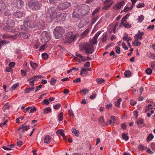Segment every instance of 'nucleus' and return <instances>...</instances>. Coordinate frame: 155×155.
Returning <instances> with one entry per match:
<instances>
[{
	"mask_svg": "<svg viewBox=\"0 0 155 155\" xmlns=\"http://www.w3.org/2000/svg\"><path fill=\"white\" fill-rule=\"evenodd\" d=\"M42 85L41 84L39 85L38 86L36 87V90H35V92H38L41 88Z\"/></svg>",
	"mask_w": 155,
	"mask_h": 155,
	"instance_id": "obj_53",
	"label": "nucleus"
},
{
	"mask_svg": "<svg viewBox=\"0 0 155 155\" xmlns=\"http://www.w3.org/2000/svg\"><path fill=\"white\" fill-rule=\"evenodd\" d=\"M9 42L5 40H0V48L3 45H5L8 43Z\"/></svg>",
	"mask_w": 155,
	"mask_h": 155,
	"instance_id": "obj_30",
	"label": "nucleus"
},
{
	"mask_svg": "<svg viewBox=\"0 0 155 155\" xmlns=\"http://www.w3.org/2000/svg\"><path fill=\"white\" fill-rule=\"evenodd\" d=\"M71 131L76 136L78 137L79 135V132L78 130L75 129L74 128H72Z\"/></svg>",
	"mask_w": 155,
	"mask_h": 155,
	"instance_id": "obj_21",
	"label": "nucleus"
},
{
	"mask_svg": "<svg viewBox=\"0 0 155 155\" xmlns=\"http://www.w3.org/2000/svg\"><path fill=\"white\" fill-rule=\"evenodd\" d=\"M90 30L89 28L87 29L84 31L81 34V35L82 37H84L86 35L87 33L89 32Z\"/></svg>",
	"mask_w": 155,
	"mask_h": 155,
	"instance_id": "obj_33",
	"label": "nucleus"
},
{
	"mask_svg": "<svg viewBox=\"0 0 155 155\" xmlns=\"http://www.w3.org/2000/svg\"><path fill=\"white\" fill-rule=\"evenodd\" d=\"M81 81V78H78L73 81V82L74 83L79 82Z\"/></svg>",
	"mask_w": 155,
	"mask_h": 155,
	"instance_id": "obj_61",
	"label": "nucleus"
},
{
	"mask_svg": "<svg viewBox=\"0 0 155 155\" xmlns=\"http://www.w3.org/2000/svg\"><path fill=\"white\" fill-rule=\"evenodd\" d=\"M126 19L124 17H123L121 20V25H123V24H124L125 23H126Z\"/></svg>",
	"mask_w": 155,
	"mask_h": 155,
	"instance_id": "obj_49",
	"label": "nucleus"
},
{
	"mask_svg": "<svg viewBox=\"0 0 155 155\" xmlns=\"http://www.w3.org/2000/svg\"><path fill=\"white\" fill-rule=\"evenodd\" d=\"M43 113L44 114H48L51 112V110L49 107L45 108L43 110Z\"/></svg>",
	"mask_w": 155,
	"mask_h": 155,
	"instance_id": "obj_24",
	"label": "nucleus"
},
{
	"mask_svg": "<svg viewBox=\"0 0 155 155\" xmlns=\"http://www.w3.org/2000/svg\"><path fill=\"white\" fill-rule=\"evenodd\" d=\"M38 26L40 29L42 28L45 26V24L43 21L41 20L39 21L38 24H37Z\"/></svg>",
	"mask_w": 155,
	"mask_h": 155,
	"instance_id": "obj_22",
	"label": "nucleus"
},
{
	"mask_svg": "<svg viewBox=\"0 0 155 155\" xmlns=\"http://www.w3.org/2000/svg\"><path fill=\"white\" fill-rule=\"evenodd\" d=\"M75 55L78 58V61L79 62H81L88 59H86V58L85 57L82 56L81 54L77 52L76 53Z\"/></svg>",
	"mask_w": 155,
	"mask_h": 155,
	"instance_id": "obj_12",
	"label": "nucleus"
},
{
	"mask_svg": "<svg viewBox=\"0 0 155 155\" xmlns=\"http://www.w3.org/2000/svg\"><path fill=\"white\" fill-rule=\"evenodd\" d=\"M12 71V69L11 68L8 67L6 68L5 71L8 72H11Z\"/></svg>",
	"mask_w": 155,
	"mask_h": 155,
	"instance_id": "obj_59",
	"label": "nucleus"
},
{
	"mask_svg": "<svg viewBox=\"0 0 155 155\" xmlns=\"http://www.w3.org/2000/svg\"><path fill=\"white\" fill-rule=\"evenodd\" d=\"M3 29L4 30L8 32H15L16 31L14 29V27L9 26L8 25L5 27Z\"/></svg>",
	"mask_w": 155,
	"mask_h": 155,
	"instance_id": "obj_17",
	"label": "nucleus"
},
{
	"mask_svg": "<svg viewBox=\"0 0 155 155\" xmlns=\"http://www.w3.org/2000/svg\"><path fill=\"white\" fill-rule=\"evenodd\" d=\"M65 30L60 26H57L54 29L53 33L56 38H60L62 37V35L64 33Z\"/></svg>",
	"mask_w": 155,
	"mask_h": 155,
	"instance_id": "obj_5",
	"label": "nucleus"
},
{
	"mask_svg": "<svg viewBox=\"0 0 155 155\" xmlns=\"http://www.w3.org/2000/svg\"><path fill=\"white\" fill-rule=\"evenodd\" d=\"M61 106V105L59 104H57L54 105L53 107L54 109H58Z\"/></svg>",
	"mask_w": 155,
	"mask_h": 155,
	"instance_id": "obj_46",
	"label": "nucleus"
},
{
	"mask_svg": "<svg viewBox=\"0 0 155 155\" xmlns=\"http://www.w3.org/2000/svg\"><path fill=\"white\" fill-rule=\"evenodd\" d=\"M154 27V25H149L147 29H149L150 30H152Z\"/></svg>",
	"mask_w": 155,
	"mask_h": 155,
	"instance_id": "obj_62",
	"label": "nucleus"
},
{
	"mask_svg": "<svg viewBox=\"0 0 155 155\" xmlns=\"http://www.w3.org/2000/svg\"><path fill=\"white\" fill-rule=\"evenodd\" d=\"M114 2L113 0H106L105 1L104 3L105 5L103 8V9L104 10H107L108 9Z\"/></svg>",
	"mask_w": 155,
	"mask_h": 155,
	"instance_id": "obj_10",
	"label": "nucleus"
},
{
	"mask_svg": "<svg viewBox=\"0 0 155 155\" xmlns=\"http://www.w3.org/2000/svg\"><path fill=\"white\" fill-rule=\"evenodd\" d=\"M122 25H124L125 28H129L131 27V25L128 23H125Z\"/></svg>",
	"mask_w": 155,
	"mask_h": 155,
	"instance_id": "obj_45",
	"label": "nucleus"
},
{
	"mask_svg": "<svg viewBox=\"0 0 155 155\" xmlns=\"http://www.w3.org/2000/svg\"><path fill=\"white\" fill-rule=\"evenodd\" d=\"M44 142L45 143L48 144L51 141V138L49 135H46L44 138Z\"/></svg>",
	"mask_w": 155,
	"mask_h": 155,
	"instance_id": "obj_20",
	"label": "nucleus"
},
{
	"mask_svg": "<svg viewBox=\"0 0 155 155\" xmlns=\"http://www.w3.org/2000/svg\"><path fill=\"white\" fill-rule=\"evenodd\" d=\"M30 35L28 33H22V37L25 39H27L30 36Z\"/></svg>",
	"mask_w": 155,
	"mask_h": 155,
	"instance_id": "obj_37",
	"label": "nucleus"
},
{
	"mask_svg": "<svg viewBox=\"0 0 155 155\" xmlns=\"http://www.w3.org/2000/svg\"><path fill=\"white\" fill-rule=\"evenodd\" d=\"M116 52L118 54H119L120 52V49L119 47L117 46L115 48Z\"/></svg>",
	"mask_w": 155,
	"mask_h": 155,
	"instance_id": "obj_44",
	"label": "nucleus"
},
{
	"mask_svg": "<svg viewBox=\"0 0 155 155\" xmlns=\"http://www.w3.org/2000/svg\"><path fill=\"white\" fill-rule=\"evenodd\" d=\"M131 74V72L129 71H127L124 72V75L126 77L130 76Z\"/></svg>",
	"mask_w": 155,
	"mask_h": 155,
	"instance_id": "obj_38",
	"label": "nucleus"
},
{
	"mask_svg": "<svg viewBox=\"0 0 155 155\" xmlns=\"http://www.w3.org/2000/svg\"><path fill=\"white\" fill-rule=\"evenodd\" d=\"M122 137L123 139L125 141L129 139L128 136L124 133H123L122 134Z\"/></svg>",
	"mask_w": 155,
	"mask_h": 155,
	"instance_id": "obj_36",
	"label": "nucleus"
},
{
	"mask_svg": "<svg viewBox=\"0 0 155 155\" xmlns=\"http://www.w3.org/2000/svg\"><path fill=\"white\" fill-rule=\"evenodd\" d=\"M100 34V32H98L96 33L94 36L93 37V39L91 41L92 44L93 45H95L97 43V38Z\"/></svg>",
	"mask_w": 155,
	"mask_h": 155,
	"instance_id": "obj_15",
	"label": "nucleus"
},
{
	"mask_svg": "<svg viewBox=\"0 0 155 155\" xmlns=\"http://www.w3.org/2000/svg\"><path fill=\"white\" fill-rule=\"evenodd\" d=\"M144 4L143 3H140L137 5V7L138 8H140L142 7H143L144 6Z\"/></svg>",
	"mask_w": 155,
	"mask_h": 155,
	"instance_id": "obj_54",
	"label": "nucleus"
},
{
	"mask_svg": "<svg viewBox=\"0 0 155 155\" xmlns=\"http://www.w3.org/2000/svg\"><path fill=\"white\" fill-rule=\"evenodd\" d=\"M71 3L68 2H65L59 5L58 7L59 10H65L68 9Z\"/></svg>",
	"mask_w": 155,
	"mask_h": 155,
	"instance_id": "obj_9",
	"label": "nucleus"
},
{
	"mask_svg": "<svg viewBox=\"0 0 155 155\" xmlns=\"http://www.w3.org/2000/svg\"><path fill=\"white\" fill-rule=\"evenodd\" d=\"M36 110V108L35 107H33L30 110V112L29 113V114L31 113H33L34 111H35Z\"/></svg>",
	"mask_w": 155,
	"mask_h": 155,
	"instance_id": "obj_58",
	"label": "nucleus"
},
{
	"mask_svg": "<svg viewBox=\"0 0 155 155\" xmlns=\"http://www.w3.org/2000/svg\"><path fill=\"white\" fill-rule=\"evenodd\" d=\"M25 15L24 12L21 10H17L14 14V17L18 18H20Z\"/></svg>",
	"mask_w": 155,
	"mask_h": 155,
	"instance_id": "obj_11",
	"label": "nucleus"
},
{
	"mask_svg": "<svg viewBox=\"0 0 155 155\" xmlns=\"http://www.w3.org/2000/svg\"><path fill=\"white\" fill-rule=\"evenodd\" d=\"M97 96V94L96 93L94 92L92 93V94L91 95L90 97V98L91 99H95Z\"/></svg>",
	"mask_w": 155,
	"mask_h": 155,
	"instance_id": "obj_39",
	"label": "nucleus"
},
{
	"mask_svg": "<svg viewBox=\"0 0 155 155\" xmlns=\"http://www.w3.org/2000/svg\"><path fill=\"white\" fill-rule=\"evenodd\" d=\"M30 65H31V67L35 69H36V68L38 67V65L36 63H34L32 61H30Z\"/></svg>",
	"mask_w": 155,
	"mask_h": 155,
	"instance_id": "obj_26",
	"label": "nucleus"
},
{
	"mask_svg": "<svg viewBox=\"0 0 155 155\" xmlns=\"http://www.w3.org/2000/svg\"><path fill=\"white\" fill-rule=\"evenodd\" d=\"M146 73L148 74H150L152 73V70L150 68H147L146 70Z\"/></svg>",
	"mask_w": 155,
	"mask_h": 155,
	"instance_id": "obj_43",
	"label": "nucleus"
},
{
	"mask_svg": "<svg viewBox=\"0 0 155 155\" xmlns=\"http://www.w3.org/2000/svg\"><path fill=\"white\" fill-rule=\"evenodd\" d=\"M63 114L62 112H61L57 117L58 120L60 121H61L63 119Z\"/></svg>",
	"mask_w": 155,
	"mask_h": 155,
	"instance_id": "obj_31",
	"label": "nucleus"
},
{
	"mask_svg": "<svg viewBox=\"0 0 155 155\" xmlns=\"http://www.w3.org/2000/svg\"><path fill=\"white\" fill-rule=\"evenodd\" d=\"M122 101L121 98H119L116 102L115 103V105L117 107H119L120 102Z\"/></svg>",
	"mask_w": 155,
	"mask_h": 155,
	"instance_id": "obj_34",
	"label": "nucleus"
},
{
	"mask_svg": "<svg viewBox=\"0 0 155 155\" xmlns=\"http://www.w3.org/2000/svg\"><path fill=\"white\" fill-rule=\"evenodd\" d=\"M25 123L23 125L21 126L18 129V130H22V131H25L26 130H28L29 129V127L28 126L25 125Z\"/></svg>",
	"mask_w": 155,
	"mask_h": 155,
	"instance_id": "obj_18",
	"label": "nucleus"
},
{
	"mask_svg": "<svg viewBox=\"0 0 155 155\" xmlns=\"http://www.w3.org/2000/svg\"><path fill=\"white\" fill-rule=\"evenodd\" d=\"M137 0H131L132 3V5L129 8L130 9V10H131L133 8V5H134L135 4V2Z\"/></svg>",
	"mask_w": 155,
	"mask_h": 155,
	"instance_id": "obj_50",
	"label": "nucleus"
},
{
	"mask_svg": "<svg viewBox=\"0 0 155 155\" xmlns=\"http://www.w3.org/2000/svg\"><path fill=\"white\" fill-rule=\"evenodd\" d=\"M77 38V35L74 34L72 32H68L65 34V37L64 39V43L70 44L76 40Z\"/></svg>",
	"mask_w": 155,
	"mask_h": 155,
	"instance_id": "obj_4",
	"label": "nucleus"
},
{
	"mask_svg": "<svg viewBox=\"0 0 155 155\" xmlns=\"http://www.w3.org/2000/svg\"><path fill=\"white\" fill-rule=\"evenodd\" d=\"M138 40H135L132 41V44L133 45L135 46H137L140 45L141 43L139 41H138Z\"/></svg>",
	"mask_w": 155,
	"mask_h": 155,
	"instance_id": "obj_27",
	"label": "nucleus"
},
{
	"mask_svg": "<svg viewBox=\"0 0 155 155\" xmlns=\"http://www.w3.org/2000/svg\"><path fill=\"white\" fill-rule=\"evenodd\" d=\"M28 6L30 9H35V10L39 9L41 6L40 4L37 1L29 3Z\"/></svg>",
	"mask_w": 155,
	"mask_h": 155,
	"instance_id": "obj_8",
	"label": "nucleus"
},
{
	"mask_svg": "<svg viewBox=\"0 0 155 155\" xmlns=\"http://www.w3.org/2000/svg\"><path fill=\"white\" fill-rule=\"evenodd\" d=\"M79 46L81 51L82 52L84 51L87 54H91L94 51V46L92 45L87 43L81 44Z\"/></svg>",
	"mask_w": 155,
	"mask_h": 155,
	"instance_id": "obj_1",
	"label": "nucleus"
},
{
	"mask_svg": "<svg viewBox=\"0 0 155 155\" xmlns=\"http://www.w3.org/2000/svg\"><path fill=\"white\" fill-rule=\"evenodd\" d=\"M107 39V37L106 35H104L103 36L101 39V41L102 42H105Z\"/></svg>",
	"mask_w": 155,
	"mask_h": 155,
	"instance_id": "obj_55",
	"label": "nucleus"
},
{
	"mask_svg": "<svg viewBox=\"0 0 155 155\" xmlns=\"http://www.w3.org/2000/svg\"><path fill=\"white\" fill-rule=\"evenodd\" d=\"M11 13L10 12L9 10H7L4 13V15L6 16H9L11 15Z\"/></svg>",
	"mask_w": 155,
	"mask_h": 155,
	"instance_id": "obj_56",
	"label": "nucleus"
},
{
	"mask_svg": "<svg viewBox=\"0 0 155 155\" xmlns=\"http://www.w3.org/2000/svg\"><path fill=\"white\" fill-rule=\"evenodd\" d=\"M125 2V1H124L121 2H118L114 6V8L117 9H121V7L124 5Z\"/></svg>",
	"mask_w": 155,
	"mask_h": 155,
	"instance_id": "obj_14",
	"label": "nucleus"
},
{
	"mask_svg": "<svg viewBox=\"0 0 155 155\" xmlns=\"http://www.w3.org/2000/svg\"><path fill=\"white\" fill-rule=\"evenodd\" d=\"M153 138L154 136L152 134H150L147 137V140L148 142H149L151 141Z\"/></svg>",
	"mask_w": 155,
	"mask_h": 155,
	"instance_id": "obj_29",
	"label": "nucleus"
},
{
	"mask_svg": "<svg viewBox=\"0 0 155 155\" xmlns=\"http://www.w3.org/2000/svg\"><path fill=\"white\" fill-rule=\"evenodd\" d=\"M37 24L34 22L32 23L31 19L29 17L26 18L24 22L23 26H20L18 28L21 30L26 31L29 28H33L36 26Z\"/></svg>",
	"mask_w": 155,
	"mask_h": 155,
	"instance_id": "obj_3",
	"label": "nucleus"
},
{
	"mask_svg": "<svg viewBox=\"0 0 155 155\" xmlns=\"http://www.w3.org/2000/svg\"><path fill=\"white\" fill-rule=\"evenodd\" d=\"M89 90L87 89V88H85V89H82L80 91V92H83L84 95H85L88 92H89Z\"/></svg>",
	"mask_w": 155,
	"mask_h": 155,
	"instance_id": "obj_41",
	"label": "nucleus"
},
{
	"mask_svg": "<svg viewBox=\"0 0 155 155\" xmlns=\"http://www.w3.org/2000/svg\"><path fill=\"white\" fill-rule=\"evenodd\" d=\"M151 67L153 70H155V62H153L151 63Z\"/></svg>",
	"mask_w": 155,
	"mask_h": 155,
	"instance_id": "obj_64",
	"label": "nucleus"
},
{
	"mask_svg": "<svg viewBox=\"0 0 155 155\" xmlns=\"http://www.w3.org/2000/svg\"><path fill=\"white\" fill-rule=\"evenodd\" d=\"M56 80L54 78H52L50 81V83L51 85H54L56 82Z\"/></svg>",
	"mask_w": 155,
	"mask_h": 155,
	"instance_id": "obj_47",
	"label": "nucleus"
},
{
	"mask_svg": "<svg viewBox=\"0 0 155 155\" xmlns=\"http://www.w3.org/2000/svg\"><path fill=\"white\" fill-rule=\"evenodd\" d=\"M50 37L47 32L43 31L41 35V40L42 42L46 43L50 39Z\"/></svg>",
	"mask_w": 155,
	"mask_h": 155,
	"instance_id": "obj_7",
	"label": "nucleus"
},
{
	"mask_svg": "<svg viewBox=\"0 0 155 155\" xmlns=\"http://www.w3.org/2000/svg\"><path fill=\"white\" fill-rule=\"evenodd\" d=\"M148 57L150 58L154 59H155V54L149 52L148 54Z\"/></svg>",
	"mask_w": 155,
	"mask_h": 155,
	"instance_id": "obj_28",
	"label": "nucleus"
},
{
	"mask_svg": "<svg viewBox=\"0 0 155 155\" xmlns=\"http://www.w3.org/2000/svg\"><path fill=\"white\" fill-rule=\"evenodd\" d=\"M138 147L139 149L141 151H142L144 150V147L141 144L139 145Z\"/></svg>",
	"mask_w": 155,
	"mask_h": 155,
	"instance_id": "obj_60",
	"label": "nucleus"
},
{
	"mask_svg": "<svg viewBox=\"0 0 155 155\" xmlns=\"http://www.w3.org/2000/svg\"><path fill=\"white\" fill-rule=\"evenodd\" d=\"M150 147L153 150L155 151V143H152L150 144Z\"/></svg>",
	"mask_w": 155,
	"mask_h": 155,
	"instance_id": "obj_51",
	"label": "nucleus"
},
{
	"mask_svg": "<svg viewBox=\"0 0 155 155\" xmlns=\"http://www.w3.org/2000/svg\"><path fill=\"white\" fill-rule=\"evenodd\" d=\"M144 19V16L143 15H141L140 16H139L138 19V21L139 22H141Z\"/></svg>",
	"mask_w": 155,
	"mask_h": 155,
	"instance_id": "obj_42",
	"label": "nucleus"
},
{
	"mask_svg": "<svg viewBox=\"0 0 155 155\" xmlns=\"http://www.w3.org/2000/svg\"><path fill=\"white\" fill-rule=\"evenodd\" d=\"M11 0L14 6L17 9H21L24 5V3L22 0Z\"/></svg>",
	"mask_w": 155,
	"mask_h": 155,
	"instance_id": "obj_6",
	"label": "nucleus"
},
{
	"mask_svg": "<svg viewBox=\"0 0 155 155\" xmlns=\"http://www.w3.org/2000/svg\"><path fill=\"white\" fill-rule=\"evenodd\" d=\"M90 66V62H87L84 64V66L85 67H89Z\"/></svg>",
	"mask_w": 155,
	"mask_h": 155,
	"instance_id": "obj_63",
	"label": "nucleus"
},
{
	"mask_svg": "<svg viewBox=\"0 0 155 155\" xmlns=\"http://www.w3.org/2000/svg\"><path fill=\"white\" fill-rule=\"evenodd\" d=\"M122 47L125 50H127L128 49V48L127 47V46L126 45V44L124 42H123L122 44Z\"/></svg>",
	"mask_w": 155,
	"mask_h": 155,
	"instance_id": "obj_57",
	"label": "nucleus"
},
{
	"mask_svg": "<svg viewBox=\"0 0 155 155\" xmlns=\"http://www.w3.org/2000/svg\"><path fill=\"white\" fill-rule=\"evenodd\" d=\"M66 14L65 13H61L57 15V13L54 12V10L52 11L50 15V17L49 18L47 17L46 21L48 22H50L51 21L53 18L56 17V19L59 21L61 20L64 21L66 19Z\"/></svg>",
	"mask_w": 155,
	"mask_h": 155,
	"instance_id": "obj_2",
	"label": "nucleus"
},
{
	"mask_svg": "<svg viewBox=\"0 0 155 155\" xmlns=\"http://www.w3.org/2000/svg\"><path fill=\"white\" fill-rule=\"evenodd\" d=\"M68 113L71 116L73 117H74V114L71 110H68Z\"/></svg>",
	"mask_w": 155,
	"mask_h": 155,
	"instance_id": "obj_52",
	"label": "nucleus"
},
{
	"mask_svg": "<svg viewBox=\"0 0 155 155\" xmlns=\"http://www.w3.org/2000/svg\"><path fill=\"white\" fill-rule=\"evenodd\" d=\"M96 81L98 84H100L104 83L105 81L102 78H98L97 79Z\"/></svg>",
	"mask_w": 155,
	"mask_h": 155,
	"instance_id": "obj_35",
	"label": "nucleus"
},
{
	"mask_svg": "<svg viewBox=\"0 0 155 155\" xmlns=\"http://www.w3.org/2000/svg\"><path fill=\"white\" fill-rule=\"evenodd\" d=\"M144 120L142 118H138L137 121V123L139 128H142L144 125L143 123Z\"/></svg>",
	"mask_w": 155,
	"mask_h": 155,
	"instance_id": "obj_16",
	"label": "nucleus"
},
{
	"mask_svg": "<svg viewBox=\"0 0 155 155\" xmlns=\"http://www.w3.org/2000/svg\"><path fill=\"white\" fill-rule=\"evenodd\" d=\"M57 133L58 134H60L64 138V139L66 140V138L64 133L60 129L57 131Z\"/></svg>",
	"mask_w": 155,
	"mask_h": 155,
	"instance_id": "obj_23",
	"label": "nucleus"
},
{
	"mask_svg": "<svg viewBox=\"0 0 155 155\" xmlns=\"http://www.w3.org/2000/svg\"><path fill=\"white\" fill-rule=\"evenodd\" d=\"M6 22L7 25L9 26L13 27L15 25L14 21L11 19H8Z\"/></svg>",
	"mask_w": 155,
	"mask_h": 155,
	"instance_id": "obj_19",
	"label": "nucleus"
},
{
	"mask_svg": "<svg viewBox=\"0 0 155 155\" xmlns=\"http://www.w3.org/2000/svg\"><path fill=\"white\" fill-rule=\"evenodd\" d=\"M41 56L42 58L45 59H46L48 58V55L45 53H43L42 54Z\"/></svg>",
	"mask_w": 155,
	"mask_h": 155,
	"instance_id": "obj_48",
	"label": "nucleus"
},
{
	"mask_svg": "<svg viewBox=\"0 0 155 155\" xmlns=\"http://www.w3.org/2000/svg\"><path fill=\"white\" fill-rule=\"evenodd\" d=\"M87 70L86 68H82L81 71L80 75H82L83 74H87L88 72H87Z\"/></svg>",
	"mask_w": 155,
	"mask_h": 155,
	"instance_id": "obj_32",
	"label": "nucleus"
},
{
	"mask_svg": "<svg viewBox=\"0 0 155 155\" xmlns=\"http://www.w3.org/2000/svg\"><path fill=\"white\" fill-rule=\"evenodd\" d=\"M18 86V83L15 84L12 86L11 88V90L12 91L14 90L17 88Z\"/></svg>",
	"mask_w": 155,
	"mask_h": 155,
	"instance_id": "obj_40",
	"label": "nucleus"
},
{
	"mask_svg": "<svg viewBox=\"0 0 155 155\" xmlns=\"http://www.w3.org/2000/svg\"><path fill=\"white\" fill-rule=\"evenodd\" d=\"M144 35V33L143 32H140V30H139L138 33L134 36V39L135 40L141 39Z\"/></svg>",
	"mask_w": 155,
	"mask_h": 155,
	"instance_id": "obj_13",
	"label": "nucleus"
},
{
	"mask_svg": "<svg viewBox=\"0 0 155 155\" xmlns=\"http://www.w3.org/2000/svg\"><path fill=\"white\" fill-rule=\"evenodd\" d=\"M35 88L34 86L32 87H31L26 88L25 90V94L29 93L31 91L33 90Z\"/></svg>",
	"mask_w": 155,
	"mask_h": 155,
	"instance_id": "obj_25",
	"label": "nucleus"
}]
</instances>
